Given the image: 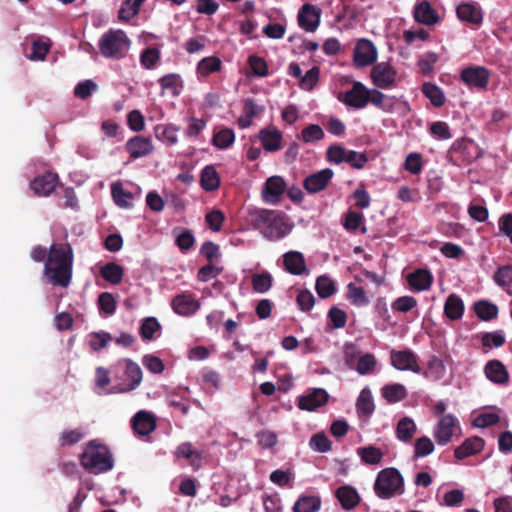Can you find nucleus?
Here are the masks:
<instances>
[{"instance_id": "48", "label": "nucleus", "mask_w": 512, "mask_h": 512, "mask_svg": "<svg viewBox=\"0 0 512 512\" xmlns=\"http://www.w3.org/2000/svg\"><path fill=\"white\" fill-rule=\"evenodd\" d=\"M368 103H372L374 106L385 112L392 111L393 107L392 101L377 89L369 91Z\"/></svg>"}, {"instance_id": "44", "label": "nucleus", "mask_w": 512, "mask_h": 512, "mask_svg": "<svg viewBox=\"0 0 512 512\" xmlns=\"http://www.w3.org/2000/svg\"><path fill=\"white\" fill-rule=\"evenodd\" d=\"M445 374V365L443 361L437 357L432 356L427 364V369L424 372L425 377L434 381L440 380Z\"/></svg>"}, {"instance_id": "52", "label": "nucleus", "mask_w": 512, "mask_h": 512, "mask_svg": "<svg viewBox=\"0 0 512 512\" xmlns=\"http://www.w3.org/2000/svg\"><path fill=\"white\" fill-rule=\"evenodd\" d=\"M160 60V51L155 47L146 48L140 55V63L146 69H153Z\"/></svg>"}, {"instance_id": "42", "label": "nucleus", "mask_w": 512, "mask_h": 512, "mask_svg": "<svg viewBox=\"0 0 512 512\" xmlns=\"http://www.w3.org/2000/svg\"><path fill=\"white\" fill-rule=\"evenodd\" d=\"M111 194L119 207L129 208L132 206L131 200L133 199V194L125 191L121 183L117 182L112 184Z\"/></svg>"}, {"instance_id": "51", "label": "nucleus", "mask_w": 512, "mask_h": 512, "mask_svg": "<svg viewBox=\"0 0 512 512\" xmlns=\"http://www.w3.org/2000/svg\"><path fill=\"white\" fill-rule=\"evenodd\" d=\"M309 445L312 450L320 453H325L332 449V442L323 432L314 434L310 439Z\"/></svg>"}, {"instance_id": "32", "label": "nucleus", "mask_w": 512, "mask_h": 512, "mask_svg": "<svg viewBox=\"0 0 512 512\" xmlns=\"http://www.w3.org/2000/svg\"><path fill=\"white\" fill-rule=\"evenodd\" d=\"M201 187L208 192L215 191L220 186V177L213 165L203 168L200 177Z\"/></svg>"}, {"instance_id": "63", "label": "nucleus", "mask_w": 512, "mask_h": 512, "mask_svg": "<svg viewBox=\"0 0 512 512\" xmlns=\"http://www.w3.org/2000/svg\"><path fill=\"white\" fill-rule=\"evenodd\" d=\"M111 340L112 336L104 331L93 332L90 334V346L95 351L104 348L107 345V343Z\"/></svg>"}, {"instance_id": "35", "label": "nucleus", "mask_w": 512, "mask_h": 512, "mask_svg": "<svg viewBox=\"0 0 512 512\" xmlns=\"http://www.w3.org/2000/svg\"><path fill=\"white\" fill-rule=\"evenodd\" d=\"M222 62L217 56H209L201 59L197 64V74L201 77H207L214 72L220 71Z\"/></svg>"}, {"instance_id": "9", "label": "nucleus", "mask_w": 512, "mask_h": 512, "mask_svg": "<svg viewBox=\"0 0 512 512\" xmlns=\"http://www.w3.org/2000/svg\"><path fill=\"white\" fill-rule=\"evenodd\" d=\"M370 75L375 86L389 89L395 84L397 72L388 62H380L373 66Z\"/></svg>"}, {"instance_id": "22", "label": "nucleus", "mask_w": 512, "mask_h": 512, "mask_svg": "<svg viewBox=\"0 0 512 512\" xmlns=\"http://www.w3.org/2000/svg\"><path fill=\"white\" fill-rule=\"evenodd\" d=\"M328 400V393L324 389H315L313 392L303 395L298 400L301 410L313 411L323 406Z\"/></svg>"}, {"instance_id": "46", "label": "nucleus", "mask_w": 512, "mask_h": 512, "mask_svg": "<svg viewBox=\"0 0 512 512\" xmlns=\"http://www.w3.org/2000/svg\"><path fill=\"white\" fill-rule=\"evenodd\" d=\"M234 140V131L230 128H223L214 133L212 143L219 149H227L233 144Z\"/></svg>"}, {"instance_id": "11", "label": "nucleus", "mask_w": 512, "mask_h": 512, "mask_svg": "<svg viewBox=\"0 0 512 512\" xmlns=\"http://www.w3.org/2000/svg\"><path fill=\"white\" fill-rule=\"evenodd\" d=\"M377 58L374 44L367 39H360L354 49L353 60L356 67H366L373 64Z\"/></svg>"}, {"instance_id": "23", "label": "nucleus", "mask_w": 512, "mask_h": 512, "mask_svg": "<svg viewBox=\"0 0 512 512\" xmlns=\"http://www.w3.org/2000/svg\"><path fill=\"white\" fill-rule=\"evenodd\" d=\"M484 445L485 441L481 437H470L455 449L454 455L456 459L463 460L469 456L481 452L484 448Z\"/></svg>"}, {"instance_id": "33", "label": "nucleus", "mask_w": 512, "mask_h": 512, "mask_svg": "<svg viewBox=\"0 0 512 512\" xmlns=\"http://www.w3.org/2000/svg\"><path fill=\"white\" fill-rule=\"evenodd\" d=\"M356 409L358 415L365 418H369L374 412L375 405L369 389L365 388L360 392L356 401Z\"/></svg>"}, {"instance_id": "1", "label": "nucleus", "mask_w": 512, "mask_h": 512, "mask_svg": "<svg viewBox=\"0 0 512 512\" xmlns=\"http://www.w3.org/2000/svg\"><path fill=\"white\" fill-rule=\"evenodd\" d=\"M74 253L69 243H53L44 263V276L54 286L66 288L73 272Z\"/></svg>"}, {"instance_id": "8", "label": "nucleus", "mask_w": 512, "mask_h": 512, "mask_svg": "<svg viewBox=\"0 0 512 512\" xmlns=\"http://www.w3.org/2000/svg\"><path fill=\"white\" fill-rule=\"evenodd\" d=\"M461 81L470 89L485 90L489 84L490 71L483 66H470L462 69Z\"/></svg>"}, {"instance_id": "61", "label": "nucleus", "mask_w": 512, "mask_h": 512, "mask_svg": "<svg viewBox=\"0 0 512 512\" xmlns=\"http://www.w3.org/2000/svg\"><path fill=\"white\" fill-rule=\"evenodd\" d=\"M494 280L501 287L512 286V265L499 267L494 274Z\"/></svg>"}, {"instance_id": "24", "label": "nucleus", "mask_w": 512, "mask_h": 512, "mask_svg": "<svg viewBox=\"0 0 512 512\" xmlns=\"http://www.w3.org/2000/svg\"><path fill=\"white\" fill-rule=\"evenodd\" d=\"M410 288L420 292L430 289L433 282V275L427 269H417L407 277Z\"/></svg>"}, {"instance_id": "53", "label": "nucleus", "mask_w": 512, "mask_h": 512, "mask_svg": "<svg viewBox=\"0 0 512 512\" xmlns=\"http://www.w3.org/2000/svg\"><path fill=\"white\" fill-rule=\"evenodd\" d=\"M273 278L268 272L255 274L252 277L253 289L258 293L267 292L272 286Z\"/></svg>"}, {"instance_id": "58", "label": "nucleus", "mask_w": 512, "mask_h": 512, "mask_svg": "<svg viewBox=\"0 0 512 512\" xmlns=\"http://www.w3.org/2000/svg\"><path fill=\"white\" fill-rule=\"evenodd\" d=\"M439 57L434 52H427L424 55L421 56V58L418 60V67L422 74L429 75L433 71V67L435 63L438 61Z\"/></svg>"}, {"instance_id": "64", "label": "nucleus", "mask_w": 512, "mask_h": 512, "mask_svg": "<svg viewBox=\"0 0 512 512\" xmlns=\"http://www.w3.org/2000/svg\"><path fill=\"white\" fill-rule=\"evenodd\" d=\"M505 343V337L501 331L485 333L482 335V346L501 347Z\"/></svg>"}, {"instance_id": "49", "label": "nucleus", "mask_w": 512, "mask_h": 512, "mask_svg": "<svg viewBox=\"0 0 512 512\" xmlns=\"http://www.w3.org/2000/svg\"><path fill=\"white\" fill-rule=\"evenodd\" d=\"M376 364L375 356L371 353H366L358 358L355 369L360 375L372 374Z\"/></svg>"}, {"instance_id": "50", "label": "nucleus", "mask_w": 512, "mask_h": 512, "mask_svg": "<svg viewBox=\"0 0 512 512\" xmlns=\"http://www.w3.org/2000/svg\"><path fill=\"white\" fill-rule=\"evenodd\" d=\"M434 443L427 436L418 438L414 444V459L425 457L434 451Z\"/></svg>"}, {"instance_id": "4", "label": "nucleus", "mask_w": 512, "mask_h": 512, "mask_svg": "<svg viewBox=\"0 0 512 512\" xmlns=\"http://www.w3.org/2000/svg\"><path fill=\"white\" fill-rule=\"evenodd\" d=\"M131 46V40L121 29H109L102 34L98 41L100 54L104 58L120 60L126 57Z\"/></svg>"}, {"instance_id": "13", "label": "nucleus", "mask_w": 512, "mask_h": 512, "mask_svg": "<svg viewBox=\"0 0 512 512\" xmlns=\"http://www.w3.org/2000/svg\"><path fill=\"white\" fill-rule=\"evenodd\" d=\"M321 11L314 5L306 3L298 12V24L307 32H314L320 23Z\"/></svg>"}, {"instance_id": "21", "label": "nucleus", "mask_w": 512, "mask_h": 512, "mask_svg": "<svg viewBox=\"0 0 512 512\" xmlns=\"http://www.w3.org/2000/svg\"><path fill=\"white\" fill-rule=\"evenodd\" d=\"M262 147L267 152H275L281 148L282 133L277 128H263L258 133Z\"/></svg>"}, {"instance_id": "45", "label": "nucleus", "mask_w": 512, "mask_h": 512, "mask_svg": "<svg viewBox=\"0 0 512 512\" xmlns=\"http://www.w3.org/2000/svg\"><path fill=\"white\" fill-rule=\"evenodd\" d=\"M315 289L320 298H328L336 292L335 282L326 275L316 279Z\"/></svg>"}, {"instance_id": "47", "label": "nucleus", "mask_w": 512, "mask_h": 512, "mask_svg": "<svg viewBox=\"0 0 512 512\" xmlns=\"http://www.w3.org/2000/svg\"><path fill=\"white\" fill-rule=\"evenodd\" d=\"M346 297L352 304L356 306H364L369 302L364 289L354 283H349L347 285Z\"/></svg>"}, {"instance_id": "31", "label": "nucleus", "mask_w": 512, "mask_h": 512, "mask_svg": "<svg viewBox=\"0 0 512 512\" xmlns=\"http://www.w3.org/2000/svg\"><path fill=\"white\" fill-rule=\"evenodd\" d=\"M444 313L449 320L460 319L464 313V303L462 299L456 294L449 295L445 301Z\"/></svg>"}, {"instance_id": "39", "label": "nucleus", "mask_w": 512, "mask_h": 512, "mask_svg": "<svg viewBox=\"0 0 512 512\" xmlns=\"http://www.w3.org/2000/svg\"><path fill=\"white\" fill-rule=\"evenodd\" d=\"M321 507V499L317 496H301L293 506V512H317Z\"/></svg>"}, {"instance_id": "12", "label": "nucleus", "mask_w": 512, "mask_h": 512, "mask_svg": "<svg viewBox=\"0 0 512 512\" xmlns=\"http://www.w3.org/2000/svg\"><path fill=\"white\" fill-rule=\"evenodd\" d=\"M59 183V176L53 172H45L30 182V188L36 196H49Z\"/></svg>"}, {"instance_id": "20", "label": "nucleus", "mask_w": 512, "mask_h": 512, "mask_svg": "<svg viewBox=\"0 0 512 512\" xmlns=\"http://www.w3.org/2000/svg\"><path fill=\"white\" fill-rule=\"evenodd\" d=\"M283 264L287 272L292 275H302L308 272L303 254L298 251H289L283 255Z\"/></svg>"}, {"instance_id": "40", "label": "nucleus", "mask_w": 512, "mask_h": 512, "mask_svg": "<svg viewBox=\"0 0 512 512\" xmlns=\"http://www.w3.org/2000/svg\"><path fill=\"white\" fill-rule=\"evenodd\" d=\"M100 274L107 282L111 284H119L122 281L124 269L122 266L110 262L101 268Z\"/></svg>"}, {"instance_id": "3", "label": "nucleus", "mask_w": 512, "mask_h": 512, "mask_svg": "<svg viewBox=\"0 0 512 512\" xmlns=\"http://www.w3.org/2000/svg\"><path fill=\"white\" fill-rule=\"evenodd\" d=\"M81 466L92 474L110 471L114 466L112 454L106 445L91 440L79 456Z\"/></svg>"}, {"instance_id": "41", "label": "nucleus", "mask_w": 512, "mask_h": 512, "mask_svg": "<svg viewBox=\"0 0 512 512\" xmlns=\"http://www.w3.org/2000/svg\"><path fill=\"white\" fill-rule=\"evenodd\" d=\"M422 93L430 100L435 107H441L445 103V95L440 87L431 82L422 85Z\"/></svg>"}, {"instance_id": "55", "label": "nucleus", "mask_w": 512, "mask_h": 512, "mask_svg": "<svg viewBox=\"0 0 512 512\" xmlns=\"http://www.w3.org/2000/svg\"><path fill=\"white\" fill-rule=\"evenodd\" d=\"M222 271V267L215 265L213 262H209L198 270L197 279L201 282H208L220 275Z\"/></svg>"}, {"instance_id": "29", "label": "nucleus", "mask_w": 512, "mask_h": 512, "mask_svg": "<svg viewBox=\"0 0 512 512\" xmlns=\"http://www.w3.org/2000/svg\"><path fill=\"white\" fill-rule=\"evenodd\" d=\"M417 431L414 420L410 417L401 418L396 426L395 434L398 440L409 443Z\"/></svg>"}, {"instance_id": "14", "label": "nucleus", "mask_w": 512, "mask_h": 512, "mask_svg": "<svg viewBox=\"0 0 512 512\" xmlns=\"http://www.w3.org/2000/svg\"><path fill=\"white\" fill-rule=\"evenodd\" d=\"M125 149L132 159H138L151 154L154 146L150 137L134 136L126 142Z\"/></svg>"}, {"instance_id": "7", "label": "nucleus", "mask_w": 512, "mask_h": 512, "mask_svg": "<svg viewBox=\"0 0 512 512\" xmlns=\"http://www.w3.org/2000/svg\"><path fill=\"white\" fill-rule=\"evenodd\" d=\"M461 435V426L459 420L453 414H446L439 418L433 429V437L440 446H445L452 441L454 437Z\"/></svg>"}, {"instance_id": "15", "label": "nucleus", "mask_w": 512, "mask_h": 512, "mask_svg": "<svg viewBox=\"0 0 512 512\" xmlns=\"http://www.w3.org/2000/svg\"><path fill=\"white\" fill-rule=\"evenodd\" d=\"M391 363L398 370H411L414 373H420L421 371L417 362V356L410 350H392Z\"/></svg>"}, {"instance_id": "34", "label": "nucleus", "mask_w": 512, "mask_h": 512, "mask_svg": "<svg viewBox=\"0 0 512 512\" xmlns=\"http://www.w3.org/2000/svg\"><path fill=\"white\" fill-rule=\"evenodd\" d=\"M472 308L479 320H492L498 314V307L487 300L476 301Z\"/></svg>"}, {"instance_id": "16", "label": "nucleus", "mask_w": 512, "mask_h": 512, "mask_svg": "<svg viewBox=\"0 0 512 512\" xmlns=\"http://www.w3.org/2000/svg\"><path fill=\"white\" fill-rule=\"evenodd\" d=\"M333 176L332 169L325 168L307 176L303 181V186L309 193H317L327 187Z\"/></svg>"}, {"instance_id": "62", "label": "nucleus", "mask_w": 512, "mask_h": 512, "mask_svg": "<svg viewBox=\"0 0 512 512\" xmlns=\"http://www.w3.org/2000/svg\"><path fill=\"white\" fill-rule=\"evenodd\" d=\"M96 89L97 84L93 80H85L76 85L74 95L80 99H87Z\"/></svg>"}, {"instance_id": "10", "label": "nucleus", "mask_w": 512, "mask_h": 512, "mask_svg": "<svg viewBox=\"0 0 512 512\" xmlns=\"http://www.w3.org/2000/svg\"><path fill=\"white\" fill-rule=\"evenodd\" d=\"M369 90L361 83L354 82L352 88L339 94L338 99L348 106L356 109L364 108L368 104Z\"/></svg>"}, {"instance_id": "28", "label": "nucleus", "mask_w": 512, "mask_h": 512, "mask_svg": "<svg viewBox=\"0 0 512 512\" xmlns=\"http://www.w3.org/2000/svg\"><path fill=\"white\" fill-rule=\"evenodd\" d=\"M456 13L459 19L472 24H480L483 16L480 8L472 3H462L457 9Z\"/></svg>"}, {"instance_id": "56", "label": "nucleus", "mask_w": 512, "mask_h": 512, "mask_svg": "<svg viewBox=\"0 0 512 512\" xmlns=\"http://www.w3.org/2000/svg\"><path fill=\"white\" fill-rule=\"evenodd\" d=\"M84 438V433L80 429L65 430L59 437L61 447L71 446L80 442Z\"/></svg>"}, {"instance_id": "5", "label": "nucleus", "mask_w": 512, "mask_h": 512, "mask_svg": "<svg viewBox=\"0 0 512 512\" xmlns=\"http://www.w3.org/2000/svg\"><path fill=\"white\" fill-rule=\"evenodd\" d=\"M374 491L381 499L403 494L404 480L401 473L393 467L381 470L376 477Z\"/></svg>"}, {"instance_id": "37", "label": "nucleus", "mask_w": 512, "mask_h": 512, "mask_svg": "<svg viewBox=\"0 0 512 512\" xmlns=\"http://www.w3.org/2000/svg\"><path fill=\"white\" fill-rule=\"evenodd\" d=\"M382 396L388 403L393 404L405 399L407 391L402 384H389L382 388Z\"/></svg>"}, {"instance_id": "26", "label": "nucleus", "mask_w": 512, "mask_h": 512, "mask_svg": "<svg viewBox=\"0 0 512 512\" xmlns=\"http://www.w3.org/2000/svg\"><path fill=\"white\" fill-rule=\"evenodd\" d=\"M486 377L496 384H506L509 380V374L504 364L497 360H490L484 368Z\"/></svg>"}, {"instance_id": "25", "label": "nucleus", "mask_w": 512, "mask_h": 512, "mask_svg": "<svg viewBox=\"0 0 512 512\" xmlns=\"http://www.w3.org/2000/svg\"><path fill=\"white\" fill-rule=\"evenodd\" d=\"M335 496L344 510H352L360 503V495L357 490L349 485L337 488Z\"/></svg>"}, {"instance_id": "57", "label": "nucleus", "mask_w": 512, "mask_h": 512, "mask_svg": "<svg viewBox=\"0 0 512 512\" xmlns=\"http://www.w3.org/2000/svg\"><path fill=\"white\" fill-rule=\"evenodd\" d=\"M248 64L253 74L258 77H265L268 75V65L264 58L257 55H251L248 58Z\"/></svg>"}, {"instance_id": "19", "label": "nucleus", "mask_w": 512, "mask_h": 512, "mask_svg": "<svg viewBox=\"0 0 512 512\" xmlns=\"http://www.w3.org/2000/svg\"><path fill=\"white\" fill-rule=\"evenodd\" d=\"M132 427L136 434L146 436L155 430L156 420L151 413L139 411L132 418Z\"/></svg>"}, {"instance_id": "60", "label": "nucleus", "mask_w": 512, "mask_h": 512, "mask_svg": "<svg viewBox=\"0 0 512 512\" xmlns=\"http://www.w3.org/2000/svg\"><path fill=\"white\" fill-rule=\"evenodd\" d=\"M140 7L136 6L135 0H125L118 11L119 19L123 21L132 19L138 14Z\"/></svg>"}, {"instance_id": "18", "label": "nucleus", "mask_w": 512, "mask_h": 512, "mask_svg": "<svg viewBox=\"0 0 512 512\" xmlns=\"http://www.w3.org/2000/svg\"><path fill=\"white\" fill-rule=\"evenodd\" d=\"M172 305L174 311L182 316H189L200 308V303L192 294L177 295Z\"/></svg>"}, {"instance_id": "17", "label": "nucleus", "mask_w": 512, "mask_h": 512, "mask_svg": "<svg viewBox=\"0 0 512 512\" xmlns=\"http://www.w3.org/2000/svg\"><path fill=\"white\" fill-rule=\"evenodd\" d=\"M286 190V183L280 176L269 177L263 189V198L268 203H277L280 200V196Z\"/></svg>"}, {"instance_id": "36", "label": "nucleus", "mask_w": 512, "mask_h": 512, "mask_svg": "<svg viewBox=\"0 0 512 512\" xmlns=\"http://www.w3.org/2000/svg\"><path fill=\"white\" fill-rule=\"evenodd\" d=\"M357 454L361 461L368 465H378L383 459V452L373 445L359 447Z\"/></svg>"}, {"instance_id": "27", "label": "nucleus", "mask_w": 512, "mask_h": 512, "mask_svg": "<svg viewBox=\"0 0 512 512\" xmlns=\"http://www.w3.org/2000/svg\"><path fill=\"white\" fill-rule=\"evenodd\" d=\"M414 18L417 22L425 25H434L439 21L437 12L428 1H422L415 6Z\"/></svg>"}, {"instance_id": "43", "label": "nucleus", "mask_w": 512, "mask_h": 512, "mask_svg": "<svg viewBox=\"0 0 512 512\" xmlns=\"http://www.w3.org/2000/svg\"><path fill=\"white\" fill-rule=\"evenodd\" d=\"M325 137L323 129L317 124H309L301 133L297 135L298 139H301L305 143H314L321 141Z\"/></svg>"}, {"instance_id": "59", "label": "nucleus", "mask_w": 512, "mask_h": 512, "mask_svg": "<svg viewBox=\"0 0 512 512\" xmlns=\"http://www.w3.org/2000/svg\"><path fill=\"white\" fill-rule=\"evenodd\" d=\"M320 69L317 66L308 70L305 75L300 79V87L304 90L310 91L314 88L319 80Z\"/></svg>"}, {"instance_id": "30", "label": "nucleus", "mask_w": 512, "mask_h": 512, "mask_svg": "<svg viewBox=\"0 0 512 512\" xmlns=\"http://www.w3.org/2000/svg\"><path fill=\"white\" fill-rule=\"evenodd\" d=\"M179 128L173 124H158L154 127L156 139L168 146L175 145L178 142L177 132Z\"/></svg>"}, {"instance_id": "38", "label": "nucleus", "mask_w": 512, "mask_h": 512, "mask_svg": "<svg viewBox=\"0 0 512 512\" xmlns=\"http://www.w3.org/2000/svg\"><path fill=\"white\" fill-rule=\"evenodd\" d=\"M158 83L163 91L169 90L174 97L180 94L183 87L180 75L175 73L162 76L159 78Z\"/></svg>"}, {"instance_id": "2", "label": "nucleus", "mask_w": 512, "mask_h": 512, "mask_svg": "<svg viewBox=\"0 0 512 512\" xmlns=\"http://www.w3.org/2000/svg\"><path fill=\"white\" fill-rule=\"evenodd\" d=\"M246 220L249 226L258 230L264 238L270 241L284 238L292 228L286 215L278 210L249 209Z\"/></svg>"}, {"instance_id": "6", "label": "nucleus", "mask_w": 512, "mask_h": 512, "mask_svg": "<svg viewBox=\"0 0 512 512\" xmlns=\"http://www.w3.org/2000/svg\"><path fill=\"white\" fill-rule=\"evenodd\" d=\"M115 377L122 380L113 387L115 393H126L136 389L142 382L143 373L140 366L130 359H124L115 366Z\"/></svg>"}, {"instance_id": "54", "label": "nucleus", "mask_w": 512, "mask_h": 512, "mask_svg": "<svg viewBox=\"0 0 512 512\" xmlns=\"http://www.w3.org/2000/svg\"><path fill=\"white\" fill-rule=\"evenodd\" d=\"M347 153L348 150L340 144H332L326 151V159L331 163L340 164L346 162Z\"/></svg>"}]
</instances>
